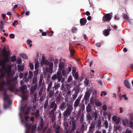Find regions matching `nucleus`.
<instances>
[{
	"label": "nucleus",
	"instance_id": "f257e3e1",
	"mask_svg": "<svg viewBox=\"0 0 133 133\" xmlns=\"http://www.w3.org/2000/svg\"><path fill=\"white\" fill-rule=\"evenodd\" d=\"M73 109L72 105L70 104L67 107L66 110L63 113L62 118H63L64 120L68 118L70 115Z\"/></svg>",
	"mask_w": 133,
	"mask_h": 133
},
{
	"label": "nucleus",
	"instance_id": "f03ea898",
	"mask_svg": "<svg viewBox=\"0 0 133 133\" xmlns=\"http://www.w3.org/2000/svg\"><path fill=\"white\" fill-rule=\"evenodd\" d=\"M11 70V68L10 67L3 68L1 70V73L0 76V78H3L5 76L6 73L7 74L8 76H10Z\"/></svg>",
	"mask_w": 133,
	"mask_h": 133
},
{
	"label": "nucleus",
	"instance_id": "7ed1b4c3",
	"mask_svg": "<svg viewBox=\"0 0 133 133\" xmlns=\"http://www.w3.org/2000/svg\"><path fill=\"white\" fill-rule=\"evenodd\" d=\"M57 105L55 102V101L54 100L50 102V104L48 105V107L50 109H52L51 111L50 114L51 115H54L55 112L57 108Z\"/></svg>",
	"mask_w": 133,
	"mask_h": 133
},
{
	"label": "nucleus",
	"instance_id": "20e7f679",
	"mask_svg": "<svg viewBox=\"0 0 133 133\" xmlns=\"http://www.w3.org/2000/svg\"><path fill=\"white\" fill-rule=\"evenodd\" d=\"M26 89V86L24 84L20 88V91L22 94L21 96L22 99L21 101L22 102L26 100L27 99V95L25 94L26 92L25 90Z\"/></svg>",
	"mask_w": 133,
	"mask_h": 133
},
{
	"label": "nucleus",
	"instance_id": "39448f33",
	"mask_svg": "<svg viewBox=\"0 0 133 133\" xmlns=\"http://www.w3.org/2000/svg\"><path fill=\"white\" fill-rule=\"evenodd\" d=\"M62 76L61 71H58L57 74H55L52 76L51 79L53 81H54L57 79L58 82H60L61 80Z\"/></svg>",
	"mask_w": 133,
	"mask_h": 133
},
{
	"label": "nucleus",
	"instance_id": "423d86ee",
	"mask_svg": "<svg viewBox=\"0 0 133 133\" xmlns=\"http://www.w3.org/2000/svg\"><path fill=\"white\" fill-rule=\"evenodd\" d=\"M82 97L81 96L78 97L75 100L74 105V109L76 110L78 106H80L81 105L80 102Z\"/></svg>",
	"mask_w": 133,
	"mask_h": 133
},
{
	"label": "nucleus",
	"instance_id": "0eeeda50",
	"mask_svg": "<svg viewBox=\"0 0 133 133\" xmlns=\"http://www.w3.org/2000/svg\"><path fill=\"white\" fill-rule=\"evenodd\" d=\"M61 92L57 90L55 93V96L56 97L55 100L57 103H59L61 100Z\"/></svg>",
	"mask_w": 133,
	"mask_h": 133
},
{
	"label": "nucleus",
	"instance_id": "6e6552de",
	"mask_svg": "<svg viewBox=\"0 0 133 133\" xmlns=\"http://www.w3.org/2000/svg\"><path fill=\"white\" fill-rule=\"evenodd\" d=\"M91 92V91L90 89H89L85 92L84 98L85 101H87L89 99Z\"/></svg>",
	"mask_w": 133,
	"mask_h": 133
},
{
	"label": "nucleus",
	"instance_id": "1a4fd4ad",
	"mask_svg": "<svg viewBox=\"0 0 133 133\" xmlns=\"http://www.w3.org/2000/svg\"><path fill=\"white\" fill-rule=\"evenodd\" d=\"M49 68L47 67L45 69L46 71L49 72L50 74H51L53 72V64L52 62H50L49 65Z\"/></svg>",
	"mask_w": 133,
	"mask_h": 133
},
{
	"label": "nucleus",
	"instance_id": "9d476101",
	"mask_svg": "<svg viewBox=\"0 0 133 133\" xmlns=\"http://www.w3.org/2000/svg\"><path fill=\"white\" fill-rule=\"evenodd\" d=\"M70 124L72 126V128H71L72 130H74L76 128V121L75 119L73 117L71 119Z\"/></svg>",
	"mask_w": 133,
	"mask_h": 133
},
{
	"label": "nucleus",
	"instance_id": "9b49d317",
	"mask_svg": "<svg viewBox=\"0 0 133 133\" xmlns=\"http://www.w3.org/2000/svg\"><path fill=\"white\" fill-rule=\"evenodd\" d=\"M111 19L110 14H107L103 17L102 20L104 22L107 21H110Z\"/></svg>",
	"mask_w": 133,
	"mask_h": 133
},
{
	"label": "nucleus",
	"instance_id": "f8f14e48",
	"mask_svg": "<svg viewBox=\"0 0 133 133\" xmlns=\"http://www.w3.org/2000/svg\"><path fill=\"white\" fill-rule=\"evenodd\" d=\"M66 108V103L65 102H63L59 105V109L62 110H64Z\"/></svg>",
	"mask_w": 133,
	"mask_h": 133
},
{
	"label": "nucleus",
	"instance_id": "ddd939ff",
	"mask_svg": "<svg viewBox=\"0 0 133 133\" xmlns=\"http://www.w3.org/2000/svg\"><path fill=\"white\" fill-rule=\"evenodd\" d=\"M3 94L4 97V101L6 100L8 101L9 99V96L7 94V91L6 89H5L3 91Z\"/></svg>",
	"mask_w": 133,
	"mask_h": 133
},
{
	"label": "nucleus",
	"instance_id": "4468645a",
	"mask_svg": "<svg viewBox=\"0 0 133 133\" xmlns=\"http://www.w3.org/2000/svg\"><path fill=\"white\" fill-rule=\"evenodd\" d=\"M87 21L86 19L84 18H82L80 20V23L81 26L84 25L86 23Z\"/></svg>",
	"mask_w": 133,
	"mask_h": 133
},
{
	"label": "nucleus",
	"instance_id": "2eb2a0df",
	"mask_svg": "<svg viewBox=\"0 0 133 133\" xmlns=\"http://www.w3.org/2000/svg\"><path fill=\"white\" fill-rule=\"evenodd\" d=\"M110 31V29H108L107 30L105 29L103 31V34L105 36H107L109 35Z\"/></svg>",
	"mask_w": 133,
	"mask_h": 133
},
{
	"label": "nucleus",
	"instance_id": "dca6fc26",
	"mask_svg": "<svg viewBox=\"0 0 133 133\" xmlns=\"http://www.w3.org/2000/svg\"><path fill=\"white\" fill-rule=\"evenodd\" d=\"M96 110H95V112L93 111L92 112L91 115L92 117H93L94 121L96 120L97 119L98 116Z\"/></svg>",
	"mask_w": 133,
	"mask_h": 133
},
{
	"label": "nucleus",
	"instance_id": "f3484780",
	"mask_svg": "<svg viewBox=\"0 0 133 133\" xmlns=\"http://www.w3.org/2000/svg\"><path fill=\"white\" fill-rule=\"evenodd\" d=\"M92 110V106L90 103H88L86 108V110L87 112V113L90 112Z\"/></svg>",
	"mask_w": 133,
	"mask_h": 133
},
{
	"label": "nucleus",
	"instance_id": "a211bd4d",
	"mask_svg": "<svg viewBox=\"0 0 133 133\" xmlns=\"http://www.w3.org/2000/svg\"><path fill=\"white\" fill-rule=\"evenodd\" d=\"M33 76V73L32 71H29V76L28 77L27 79V82H28L32 77Z\"/></svg>",
	"mask_w": 133,
	"mask_h": 133
},
{
	"label": "nucleus",
	"instance_id": "6ab92c4d",
	"mask_svg": "<svg viewBox=\"0 0 133 133\" xmlns=\"http://www.w3.org/2000/svg\"><path fill=\"white\" fill-rule=\"evenodd\" d=\"M86 118L87 119L90 121L92 120L93 119V117L92 116L91 114L89 112L87 113Z\"/></svg>",
	"mask_w": 133,
	"mask_h": 133
},
{
	"label": "nucleus",
	"instance_id": "aec40b11",
	"mask_svg": "<svg viewBox=\"0 0 133 133\" xmlns=\"http://www.w3.org/2000/svg\"><path fill=\"white\" fill-rule=\"evenodd\" d=\"M123 17L124 19H125L128 22L130 23L131 22V19L129 18V16L126 14H124L123 15Z\"/></svg>",
	"mask_w": 133,
	"mask_h": 133
},
{
	"label": "nucleus",
	"instance_id": "412c9836",
	"mask_svg": "<svg viewBox=\"0 0 133 133\" xmlns=\"http://www.w3.org/2000/svg\"><path fill=\"white\" fill-rule=\"evenodd\" d=\"M95 127V124L94 123H91L89 127V130L90 131H93L94 130Z\"/></svg>",
	"mask_w": 133,
	"mask_h": 133
},
{
	"label": "nucleus",
	"instance_id": "4be33fe9",
	"mask_svg": "<svg viewBox=\"0 0 133 133\" xmlns=\"http://www.w3.org/2000/svg\"><path fill=\"white\" fill-rule=\"evenodd\" d=\"M12 81V79L10 78H9L7 79L6 81V86L9 87L10 85H12L11 83Z\"/></svg>",
	"mask_w": 133,
	"mask_h": 133
},
{
	"label": "nucleus",
	"instance_id": "5701e85b",
	"mask_svg": "<svg viewBox=\"0 0 133 133\" xmlns=\"http://www.w3.org/2000/svg\"><path fill=\"white\" fill-rule=\"evenodd\" d=\"M97 127L99 129L101 127V119H99L97 120Z\"/></svg>",
	"mask_w": 133,
	"mask_h": 133
},
{
	"label": "nucleus",
	"instance_id": "b1692460",
	"mask_svg": "<svg viewBox=\"0 0 133 133\" xmlns=\"http://www.w3.org/2000/svg\"><path fill=\"white\" fill-rule=\"evenodd\" d=\"M25 126L26 128V133H28L30 130V125H29L28 123H26L25 124Z\"/></svg>",
	"mask_w": 133,
	"mask_h": 133
},
{
	"label": "nucleus",
	"instance_id": "393cba45",
	"mask_svg": "<svg viewBox=\"0 0 133 133\" xmlns=\"http://www.w3.org/2000/svg\"><path fill=\"white\" fill-rule=\"evenodd\" d=\"M64 66V65L63 63H59V71H61Z\"/></svg>",
	"mask_w": 133,
	"mask_h": 133
},
{
	"label": "nucleus",
	"instance_id": "a878e982",
	"mask_svg": "<svg viewBox=\"0 0 133 133\" xmlns=\"http://www.w3.org/2000/svg\"><path fill=\"white\" fill-rule=\"evenodd\" d=\"M5 84L6 82L4 80H3L0 84V88H2V89L3 90V88L5 85Z\"/></svg>",
	"mask_w": 133,
	"mask_h": 133
},
{
	"label": "nucleus",
	"instance_id": "bb28decb",
	"mask_svg": "<svg viewBox=\"0 0 133 133\" xmlns=\"http://www.w3.org/2000/svg\"><path fill=\"white\" fill-rule=\"evenodd\" d=\"M80 108L79 110H80V111L83 112L85 109V106L84 104L83 103L80 105Z\"/></svg>",
	"mask_w": 133,
	"mask_h": 133
},
{
	"label": "nucleus",
	"instance_id": "cd10ccee",
	"mask_svg": "<svg viewBox=\"0 0 133 133\" xmlns=\"http://www.w3.org/2000/svg\"><path fill=\"white\" fill-rule=\"evenodd\" d=\"M124 84L125 86L128 88H130V86L129 84L128 81L126 80H125L124 81Z\"/></svg>",
	"mask_w": 133,
	"mask_h": 133
},
{
	"label": "nucleus",
	"instance_id": "c85d7f7f",
	"mask_svg": "<svg viewBox=\"0 0 133 133\" xmlns=\"http://www.w3.org/2000/svg\"><path fill=\"white\" fill-rule=\"evenodd\" d=\"M103 124L105 128H107L108 127V123L107 120H104Z\"/></svg>",
	"mask_w": 133,
	"mask_h": 133
},
{
	"label": "nucleus",
	"instance_id": "c756f323",
	"mask_svg": "<svg viewBox=\"0 0 133 133\" xmlns=\"http://www.w3.org/2000/svg\"><path fill=\"white\" fill-rule=\"evenodd\" d=\"M18 70L19 71H22L24 70V67L23 66H22L19 65H17V66Z\"/></svg>",
	"mask_w": 133,
	"mask_h": 133
},
{
	"label": "nucleus",
	"instance_id": "7c9ffc66",
	"mask_svg": "<svg viewBox=\"0 0 133 133\" xmlns=\"http://www.w3.org/2000/svg\"><path fill=\"white\" fill-rule=\"evenodd\" d=\"M20 56L26 59H28V57L26 54H20Z\"/></svg>",
	"mask_w": 133,
	"mask_h": 133
},
{
	"label": "nucleus",
	"instance_id": "2f4dec72",
	"mask_svg": "<svg viewBox=\"0 0 133 133\" xmlns=\"http://www.w3.org/2000/svg\"><path fill=\"white\" fill-rule=\"evenodd\" d=\"M39 109H37L35 114V116L36 118H38L39 116Z\"/></svg>",
	"mask_w": 133,
	"mask_h": 133
},
{
	"label": "nucleus",
	"instance_id": "473e14b6",
	"mask_svg": "<svg viewBox=\"0 0 133 133\" xmlns=\"http://www.w3.org/2000/svg\"><path fill=\"white\" fill-rule=\"evenodd\" d=\"M54 87H53V88H54L55 90H57V89L60 87V84L59 83L57 84H55Z\"/></svg>",
	"mask_w": 133,
	"mask_h": 133
},
{
	"label": "nucleus",
	"instance_id": "72a5a7b5",
	"mask_svg": "<svg viewBox=\"0 0 133 133\" xmlns=\"http://www.w3.org/2000/svg\"><path fill=\"white\" fill-rule=\"evenodd\" d=\"M36 89L35 87H32L31 89H30L31 93V94H34Z\"/></svg>",
	"mask_w": 133,
	"mask_h": 133
},
{
	"label": "nucleus",
	"instance_id": "f704fd0d",
	"mask_svg": "<svg viewBox=\"0 0 133 133\" xmlns=\"http://www.w3.org/2000/svg\"><path fill=\"white\" fill-rule=\"evenodd\" d=\"M69 50L71 56H73L74 55V53L75 52V51L73 49H70L69 48Z\"/></svg>",
	"mask_w": 133,
	"mask_h": 133
},
{
	"label": "nucleus",
	"instance_id": "c9c22d12",
	"mask_svg": "<svg viewBox=\"0 0 133 133\" xmlns=\"http://www.w3.org/2000/svg\"><path fill=\"white\" fill-rule=\"evenodd\" d=\"M54 32L52 31H47V35L48 36H52Z\"/></svg>",
	"mask_w": 133,
	"mask_h": 133
},
{
	"label": "nucleus",
	"instance_id": "e433bc0d",
	"mask_svg": "<svg viewBox=\"0 0 133 133\" xmlns=\"http://www.w3.org/2000/svg\"><path fill=\"white\" fill-rule=\"evenodd\" d=\"M48 104V100H46L45 101V103L44 105V109H46L47 108Z\"/></svg>",
	"mask_w": 133,
	"mask_h": 133
},
{
	"label": "nucleus",
	"instance_id": "4c0bfd02",
	"mask_svg": "<svg viewBox=\"0 0 133 133\" xmlns=\"http://www.w3.org/2000/svg\"><path fill=\"white\" fill-rule=\"evenodd\" d=\"M77 30V28L75 27H73L72 28L71 31L73 33H74L76 32Z\"/></svg>",
	"mask_w": 133,
	"mask_h": 133
},
{
	"label": "nucleus",
	"instance_id": "58836bf2",
	"mask_svg": "<svg viewBox=\"0 0 133 133\" xmlns=\"http://www.w3.org/2000/svg\"><path fill=\"white\" fill-rule=\"evenodd\" d=\"M9 89L11 92H13L14 91V87L13 86L12 84L9 87Z\"/></svg>",
	"mask_w": 133,
	"mask_h": 133
},
{
	"label": "nucleus",
	"instance_id": "ea45409f",
	"mask_svg": "<svg viewBox=\"0 0 133 133\" xmlns=\"http://www.w3.org/2000/svg\"><path fill=\"white\" fill-rule=\"evenodd\" d=\"M122 98H123L125 100H127L128 99V97L126 96V95L125 94L120 95V98L121 99H122Z\"/></svg>",
	"mask_w": 133,
	"mask_h": 133
},
{
	"label": "nucleus",
	"instance_id": "a19ab883",
	"mask_svg": "<svg viewBox=\"0 0 133 133\" xmlns=\"http://www.w3.org/2000/svg\"><path fill=\"white\" fill-rule=\"evenodd\" d=\"M89 80L86 78L85 81L84 82V83L86 86H88L89 84Z\"/></svg>",
	"mask_w": 133,
	"mask_h": 133
},
{
	"label": "nucleus",
	"instance_id": "79ce46f5",
	"mask_svg": "<svg viewBox=\"0 0 133 133\" xmlns=\"http://www.w3.org/2000/svg\"><path fill=\"white\" fill-rule=\"evenodd\" d=\"M59 129H60V126L59 125H58L57 126L55 130V133H59L60 131H59Z\"/></svg>",
	"mask_w": 133,
	"mask_h": 133
},
{
	"label": "nucleus",
	"instance_id": "37998d69",
	"mask_svg": "<svg viewBox=\"0 0 133 133\" xmlns=\"http://www.w3.org/2000/svg\"><path fill=\"white\" fill-rule=\"evenodd\" d=\"M28 75V73L26 72H25L24 75V81L26 82H27V76Z\"/></svg>",
	"mask_w": 133,
	"mask_h": 133
},
{
	"label": "nucleus",
	"instance_id": "c03bdc74",
	"mask_svg": "<svg viewBox=\"0 0 133 133\" xmlns=\"http://www.w3.org/2000/svg\"><path fill=\"white\" fill-rule=\"evenodd\" d=\"M43 77H42L40 78L39 81L38 82V84L39 86H41L42 84Z\"/></svg>",
	"mask_w": 133,
	"mask_h": 133
},
{
	"label": "nucleus",
	"instance_id": "a18cd8bd",
	"mask_svg": "<svg viewBox=\"0 0 133 133\" xmlns=\"http://www.w3.org/2000/svg\"><path fill=\"white\" fill-rule=\"evenodd\" d=\"M54 89H53V90H51L50 91L49 94L50 97H52V96L53 95H54Z\"/></svg>",
	"mask_w": 133,
	"mask_h": 133
},
{
	"label": "nucleus",
	"instance_id": "49530a36",
	"mask_svg": "<svg viewBox=\"0 0 133 133\" xmlns=\"http://www.w3.org/2000/svg\"><path fill=\"white\" fill-rule=\"evenodd\" d=\"M81 111H80V110H79L77 112V114L76 115L77 118H79L81 115Z\"/></svg>",
	"mask_w": 133,
	"mask_h": 133
},
{
	"label": "nucleus",
	"instance_id": "de8ad7c7",
	"mask_svg": "<svg viewBox=\"0 0 133 133\" xmlns=\"http://www.w3.org/2000/svg\"><path fill=\"white\" fill-rule=\"evenodd\" d=\"M37 82V77L36 76H34L32 80V83H33L35 84Z\"/></svg>",
	"mask_w": 133,
	"mask_h": 133
},
{
	"label": "nucleus",
	"instance_id": "09e8293b",
	"mask_svg": "<svg viewBox=\"0 0 133 133\" xmlns=\"http://www.w3.org/2000/svg\"><path fill=\"white\" fill-rule=\"evenodd\" d=\"M78 94L76 93L75 94H73L72 99L73 100H74L76 99L77 96Z\"/></svg>",
	"mask_w": 133,
	"mask_h": 133
},
{
	"label": "nucleus",
	"instance_id": "8fccbe9b",
	"mask_svg": "<svg viewBox=\"0 0 133 133\" xmlns=\"http://www.w3.org/2000/svg\"><path fill=\"white\" fill-rule=\"evenodd\" d=\"M95 103L96 105L97 106L100 107L102 105L101 103L99 102H97L96 101V102H95Z\"/></svg>",
	"mask_w": 133,
	"mask_h": 133
},
{
	"label": "nucleus",
	"instance_id": "3c124183",
	"mask_svg": "<svg viewBox=\"0 0 133 133\" xmlns=\"http://www.w3.org/2000/svg\"><path fill=\"white\" fill-rule=\"evenodd\" d=\"M11 59L12 62H14L16 60V56H12L11 57Z\"/></svg>",
	"mask_w": 133,
	"mask_h": 133
},
{
	"label": "nucleus",
	"instance_id": "603ef678",
	"mask_svg": "<svg viewBox=\"0 0 133 133\" xmlns=\"http://www.w3.org/2000/svg\"><path fill=\"white\" fill-rule=\"evenodd\" d=\"M52 85V82H50L49 83V84H48V88L47 89L48 90H50V89L51 88V86Z\"/></svg>",
	"mask_w": 133,
	"mask_h": 133
},
{
	"label": "nucleus",
	"instance_id": "864d4df0",
	"mask_svg": "<svg viewBox=\"0 0 133 133\" xmlns=\"http://www.w3.org/2000/svg\"><path fill=\"white\" fill-rule=\"evenodd\" d=\"M29 66L30 68V69L31 70H32L34 69V65L32 64L31 63H30L29 64Z\"/></svg>",
	"mask_w": 133,
	"mask_h": 133
},
{
	"label": "nucleus",
	"instance_id": "5fc2aeb1",
	"mask_svg": "<svg viewBox=\"0 0 133 133\" xmlns=\"http://www.w3.org/2000/svg\"><path fill=\"white\" fill-rule=\"evenodd\" d=\"M128 123V120H126L123 122V124L124 126H126Z\"/></svg>",
	"mask_w": 133,
	"mask_h": 133
},
{
	"label": "nucleus",
	"instance_id": "6e6d98bb",
	"mask_svg": "<svg viewBox=\"0 0 133 133\" xmlns=\"http://www.w3.org/2000/svg\"><path fill=\"white\" fill-rule=\"evenodd\" d=\"M62 114L60 111L59 112L58 115V119L60 120L61 119Z\"/></svg>",
	"mask_w": 133,
	"mask_h": 133
},
{
	"label": "nucleus",
	"instance_id": "4d7b16f0",
	"mask_svg": "<svg viewBox=\"0 0 133 133\" xmlns=\"http://www.w3.org/2000/svg\"><path fill=\"white\" fill-rule=\"evenodd\" d=\"M62 75L66 77V73L65 71L64 70H62Z\"/></svg>",
	"mask_w": 133,
	"mask_h": 133
},
{
	"label": "nucleus",
	"instance_id": "13d9d810",
	"mask_svg": "<svg viewBox=\"0 0 133 133\" xmlns=\"http://www.w3.org/2000/svg\"><path fill=\"white\" fill-rule=\"evenodd\" d=\"M74 77L75 79H78V76L77 72H76L75 73Z\"/></svg>",
	"mask_w": 133,
	"mask_h": 133
},
{
	"label": "nucleus",
	"instance_id": "bf43d9fd",
	"mask_svg": "<svg viewBox=\"0 0 133 133\" xmlns=\"http://www.w3.org/2000/svg\"><path fill=\"white\" fill-rule=\"evenodd\" d=\"M106 95V92L104 91H102V92L101 93V96H102L103 95L105 96Z\"/></svg>",
	"mask_w": 133,
	"mask_h": 133
},
{
	"label": "nucleus",
	"instance_id": "052dcab7",
	"mask_svg": "<svg viewBox=\"0 0 133 133\" xmlns=\"http://www.w3.org/2000/svg\"><path fill=\"white\" fill-rule=\"evenodd\" d=\"M54 63L55 65H57L59 62V61L58 59H56L54 60H53Z\"/></svg>",
	"mask_w": 133,
	"mask_h": 133
},
{
	"label": "nucleus",
	"instance_id": "680f3d73",
	"mask_svg": "<svg viewBox=\"0 0 133 133\" xmlns=\"http://www.w3.org/2000/svg\"><path fill=\"white\" fill-rule=\"evenodd\" d=\"M30 110V109L29 108H27L25 112V114L26 115H27L29 112Z\"/></svg>",
	"mask_w": 133,
	"mask_h": 133
},
{
	"label": "nucleus",
	"instance_id": "e2e57ef3",
	"mask_svg": "<svg viewBox=\"0 0 133 133\" xmlns=\"http://www.w3.org/2000/svg\"><path fill=\"white\" fill-rule=\"evenodd\" d=\"M72 79V77L71 76H69V77L68 78L67 80V82H70Z\"/></svg>",
	"mask_w": 133,
	"mask_h": 133
},
{
	"label": "nucleus",
	"instance_id": "0e129e2a",
	"mask_svg": "<svg viewBox=\"0 0 133 133\" xmlns=\"http://www.w3.org/2000/svg\"><path fill=\"white\" fill-rule=\"evenodd\" d=\"M112 119L115 122L117 119V117L116 116H114L113 117Z\"/></svg>",
	"mask_w": 133,
	"mask_h": 133
},
{
	"label": "nucleus",
	"instance_id": "69168bd1",
	"mask_svg": "<svg viewBox=\"0 0 133 133\" xmlns=\"http://www.w3.org/2000/svg\"><path fill=\"white\" fill-rule=\"evenodd\" d=\"M121 121L120 119L118 117L117 118L116 121V123L117 124H118Z\"/></svg>",
	"mask_w": 133,
	"mask_h": 133
},
{
	"label": "nucleus",
	"instance_id": "338daca9",
	"mask_svg": "<svg viewBox=\"0 0 133 133\" xmlns=\"http://www.w3.org/2000/svg\"><path fill=\"white\" fill-rule=\"evenodd\" d=\"M10 37L11 38H15V35L14 34H11L9 35Z\"/></svg>",
	"mask_w": 133,
	"mask_h": 133
},
{
	"label": "nucleus",
	"instance_id": "774afa93",
	"mask_svg": "<svg viewBox=\"0 0 133 133\" xmlns=\"http://www.w3.org/2000/svg\"><path fill=\"white\" fill-rule=\"evenodd\" d=\"M128 128L126 129L125 133H132L131 130H128Z\"/></svg>",
	"mask_w": 133,
	"mask_h": 133
}]
</instances>
